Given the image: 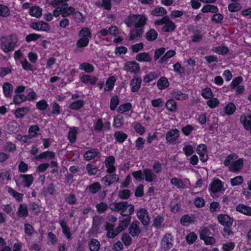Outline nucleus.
Masks as SVG:
<instances>
[{
    "instance_id": "nucleus-32",
    "label": "nucleus",
    "mask_w": 251,
    "mask_h": 251,
    "mask_svg": "<svg viewBox=\"0 0 251 251\" xmlns=\"http://www.w3.org/2000/svg\"><path fill=\"white\" fill-rule=\"evenodd\" d=\"M116 81V78L114 76H110L106 81L105 87L104 90L105 91H109L111 90L115 84Z\"/></svg>"
},
{
    "instance_id": "nucleus-7",
    "label": "nucleus",
    "mask_w": 251,
    "mask_h": 251,
    "mask_svg": "<svg viewBox=\"0 0 251 251\" xmlns=\"http://www.w3.org/2000/svg\"><path fill=\"white\" fill-rule=\"evenodd\" d=\"M138 219L144 226H147L150 222V218L149 213L145 208H141L137 213Z\"/></svg>"
},
{
    "instance_id": "nucleus-62",
    "label": "nucleus",
    "mask_w": 251,
    "mask_h": 251,
    "mask_svg": "<svg viewBox=\"0 0 251 251\" xmlns=\"http://www.w3.org/2000/svg\"><path fill=\"white\" fill-rule=\"evenodd\" d=\"M194 203L197 207H203L205 205V201L202 198L197 197L194 199Z\"/></svg>"
},
{
    "instance_id": "nucleus-56",
    "label": "nucleus",
    "mask_w": 251,
    "mask_h": 251,
    "mask_svg": "<svg viewBox=\"0 0 251 251\" xmlns=\"http://www.w3.org/2000/svg\"><path fill=\"white\" fill-rule=\"evenodd\" d=\"M96 208L98 212L99 213H102L107 210L108 209V205L106 203L101 202L96 205Z\"/></svg>"
},
{
    "instance_id": "nucleus-19",
    "label": "nucleus",
    "mask_w": 251,
    "mask_h": 251,
    "mask_svg": "<svg viewBox=\"0 0 251 251\" xmlns=\"http://www.w3.org/2000/svg\"><path fill=\"white\" fill-rule=\"evenodd\" d=\"M78 35L80 38L89 40L92 37V33L90 29L88 27H83L80 30Z\"/></svg>"
},
{
    "instance_id": "nucleus-4",
    "label": "nucleus",
    "mask_w": 251,
    "mask_h": 251,
    "mask_svg": "<svg viewBox=\"0 0 251 251\" xmlns=\"http://www.w3.org/2000/svg\"><path fill=\"white\" fill-rule=\"evenodd\" d=\"M210 188V194L213 198L219 197L218 194H223L225 190L223 189L222 181L219 179L214 180L211 184Z\"/></svg>"
},
{
    "instance_id": "nucleus-16",
    "label": "nucleus",
    "mask_w": 251,
    "mask_h": 251,
    "mask_svg": "<svg viewBox=\"0 0 251 251\" xmlns=\"http://www.w3.org/2000/svg\"><path fill=\"white\" fill-rule=\"evenodd\" d=\"M141 77L135 76L131 81V90L133 92H137L141 86Z\"/></svg>"
},
{
    "instance_id": "nucleus-44",
    "label": "nucleus",
    "mask_w": 251,
    "mask_h": 251,
    "mask_svg": "<svg viewBox=\"0 0 251 251\" xmlns=\"http://www.w3.org/2000/svg\"><path fill=\"white\" fill-rule=\"evenodd\" d=\"M166 107L170 111H176L177 108L176 102L172 99L168 100L166 103Z\"/></svg>"
},
{
    "instance_id": "nucleus-26",
    "label": "nucleus",
    "mask_w": 251,
    "mask_h": 251,
    "mask_svg": "<svg viewBox=\"0 0 251 251\" xmlns=\"http://www.w3.org/2000/svg\"><path fill=\"white\" fill-rule=\"evenodd\" d=\"M8 193L12 196L16 200L20 201H22L24 195L15 191L13 189L10 187H6Z\"/></svg>"
},
{
    "instance_id": "nucleus-12",
    "label": "nucleus",
    "mask_w": 251,
    "mask_h": 251,
    "mask_svg": "<svg viewBox=\"0 0 251 251\" xmlns=\"http://www.w3.org/2000/svg\"><path fill=\"white\" fill-rule=\"evenodd\" d=\"M140 223L137 221L133 222L129 226L128 231L132 237L138 236L141 232L140 226Z\"/></svg>"
},
{
    "instance_id": "nucleus-10",
    "label": "nucleus",
    "mask_w": 251,
    "mask_h": 251,
    "mask_svg": "<svg viewBox=\"0 0 251 251\" xmlns=\"http://www.w3.org/2000/svg\"><path fill=\"white\" fill-rule=\"evenodd\" d=\"M124 69L127 72L136 74L139 72L140 67L136 62L129 61L125 65Z\"/></svg>"
},
{
    "instance_id": "nucleus-63",
    "label": "nucleus",
    "mask_w": 251,
    "mask_h": 251,
    "mask_svg": "<svg viewBox=\"0 0 251 251\" xmlns=\"http://www.w3.org/2000/svg\"><path fill=\"white\" fill-rule=\"evenodd\" d=\"M89 43V40L79 38L76 43V46L78 48H83L87 47Z\"/></svg>"
},
{
    "instance_id": "nucleus-53",
    "label": "nucleus",
    "mask_w": 251,
    "mask_h": 251,
    "mask_svg": "<svg viewBox=\"0 0 251 251\" xmlns=\"http://www.w3.org/2000/svg\"><path fill=\"white\" fill-rule=\"evenodd\" d=\"M238 156L235 154H231L227 156L224 162V164L226 166H229L231 165V163H233L234 160L237 158Z\"/></svg>"
},
{
    "instance_id": "nucleus-61",
    "label": "nucleus",
    "mask_w": 251,
    "mask_h": 251,
    "mask_svg": "<svg viewBox=\"0 0 251 251\" xmlns=\"http://www.w3.org/2000/svg\"><path fill=\"white\" fill-rule=\"evenodd\" d=\"M121 240L126 246H128L130 245L132 243V238L130 235L127 233L123 234Z\"/></svg>"
},
{
    "instance_id": "nucleus-22",
    "label": "nucleus",
    "mask_w": 251,
    "mask_h": 251,
    "mask_svg": "<svg viewBox=\"0 0 251 251\" xmlns=\"http://www.w3.org/2000/svg\"><path fill=\"white\" fill-rule=\"evenodd\" d=\"M78 133L77 127L75 126L70 127V131L68 133V139L71 143H75L76 139V134Z\"/></svg>"
},
{
    "instance_id": "nucleus-54",
    "label": "nucleus",
    "mask_w": 251,
    "mask_h": 251,
    "mask_svg": "<svg viewBox=\"0 0 251 251\" xmlns=\"http://www.w3.org/2000/svg\"><path fill=\"white\" fill-rule=\"evenodd\" d=\"M73 17L74 20L77 23H80V22H83L85 18V17L82 15V14L78 11H74L73 13Z\"/></svg>"
},
{
    "instance_id": "nucleus-48",
    "label": "nucleus",
    "mask_w": 251,
    "mask_h": 251,
    "mask_svg": "<svg viewBox=\"0 0 251 251\" xmlns=\"http://www.w3.org/2000/svg\"><path fill=\"white\" fill-rule=\"evenodd\" d=\"M236 107L233 102L229 103L225 107V112L227 115H232L236 110Z\"/></svg>"
},
{
    "instance_id": "nucleus-58",
    "label": "nucleus",
    "mask_w": 251,
    "mask_h": 251,
    "mask_svg": "<svg viewBox=\"0 0 251 251\" xmlns=\"http://www.w3.org/2000/svg\"><path fill=\"white\" fill-rule=\"evenodd\" d=\"M26 97L24 94L16 95L14 97L13 102L15 104H19L26 100Z\"/></svg>"
},
{
    "instance_id": "nucleus-3",
    "label": "nucleus",
    "mask_w": 251,
    "mask_h": 251,
    "mask_svg": "<svg viewBox=\"0 0 251 251\" xmlns=\"http://www.w3.org/2000/svg\"><path fill=\"white\" fill-rule=\"evenodd\" d=\"M18 41L16 35H11L7 38L2 39L0 47L5 52L12 51L18 43Z\"/></svg>"
},
{
    "instance_id": "nucleus-39",
    "label": "nucleus",
    "mask_w": 251,
    "mask_h": 251,
    "mask_svg": "<svg viewBox=\"0 0 251 251\" xmlns=\"http://www.w3.org/2000/svg\"><path fill=\"white\" fill-rule=\"evenodd\" d=\"M84 105V102L83 100H78L73 102L69 106L71 109L72 110H79Z\"/></svg>"
},
{
    "instance_id": "nucleus-5",
    "label": "nucleus",
    "mask_w": 251,
    "mask_h": 251,
    "mask_svg": "<svg viewBox=\"0 0 251 251\" xmlns=\"http://www.w3.org/2000/svg\"><path fill=\"white\" fill-rule=\"evenodd\" d=\"M33 181L34 177L32 175H21L16 182L17 185L29 188Z\"/></svg>"
},
{
    "instance_id": "nucleus-27",
    "label": "nucleus",
    "mask_w": 251,
    "mask_h": 251,
    "mask_svg": "<svg viewBox=\"0 0 251 251\" xmlns=\"http://www.w3.org/2000/svg\"><path fill=\"white\" fill-rule=\"evenodd\" d=\"M17 213L19 217H27L28 212L26 205L24 203L20 204Z\"/></svg>"
},
{
    "instance_id": "nucleus-55",
    "label": "nucleus",
    "mask_w": 251,
    "mask_h": 251,
    "mask_svg": "<svg viewBox=\"0 0 251 251\" xmlns=\"http://www.w3.org/2000/svg\"><path fill=\"white\" fill-rule=\"evenodd\" d=\"M101 217L99 216H95L93 218V226L94 230L97 231L99 226L101 224Z\"/></svg>"
},
{
    "instance_id": "nucleus-9",
    "label": "nucleus",
    "mask_w": 251,
    "mask_h": 251,
    "mask_svg": "<svg viewBox=\"0 0 251 251\" xmlns=\"http://www.w3.org/2000/svg\"><path fill=\"white\" fill-rule=\"evenodd\" d=\"M179 136V131L176 129H171L166 134V140L168 143L174 144Z\"/></svg>"
},
{
    "instance_id": "nucleus-6",
    "label": "nucleus",
    "mask_w": 251,
    "mask_h": 251,
    "mask_svg": "<svg viewBox=\"0 0 251 251\" xmlns=\"http://www.w3.org/2000/svg\"><path fill=\"white\" fill-rule=\"evenodd\" d=\"M173 238L171 234H166L161 240V249L165 251H169L173 246Z\"/></svg>"
},
{
    "instance_id": "nucleus-8",
    "label": "nucleus",
    "mask_w": 251,
    "mask_h": 251,
    "mask_svg": "<svg viewBox=\"0 0 251 251\" xmlns=\"http://www.w3.org/2000/svg\"><path fill=\"white\" fill-rule=\"evenodd\" d=\"M103 177L101 180L105 187L109 186L112 184L117 183L119 181V176L115 174H110Z\"/></svg>"
},
{
    "instance_id": "nucleus-18",
    "label": "nucleus",
    "mask_w": 251,
    "mask_h": 251,
    "mask_svg": "<svg viewBox=\"0 0 251 251\" xmlns=\"http://www.w3.org/2000/svg\"><path fill=\"white\" fill-rule=\"evenodd\" d=\"M176 27L175 23L170 20L168 17L166 22L164 24V25L162 27V30L167 32H172L175 29Z\"/></svg>"
},
{
    "instance_id": "nucleus-36",
    "label": "nucleus",
    "mask_w": 251,
    "mask_h": 251,
    "mask_svg": "<svg viewBox=\"0 0 251 251\" xmlns=\"http://www.w3.org/2000/svg\"><path fill=\"white\" fill-rule=\"evenodd\" d=\"M101 188L100 184L99 182H96L89 185L87 189L89 190L91 193L95 194L100 190Z\"/></svg>"
},
{
    "instance_id": "nucleus-47",
    "label": "nucleus",
    "mask_w": 251,
    "mask_h": 251,
    "mask_svg": "<svg viewBox=\"0 0 251 251\" xmlns=\"http://www.w3.org/2000/svg\"><path fill=\"white\" fill-rule=\"evenodd\" d=\"M131 221V217L128 216L126 218L121 220L119 227L122 230H124L127 228Z\"/></svg>"
},
{
    "instance_id": "nucleus-25",
    "label": "nucleus",
    "mask_w": 251,
    "mask_h": 251,
    "mask_svg": "<svg viewBox=\"0 0 251 251\" xmlns=\"http://www.w3.org/2000/svg\"><path fill=\"white\" fill-rule=\"evenodd\" d=\"M55 153L53 151H46L42 152L38 156H36V158L37 159H55Z\"/></svg>"
},
{
    "instance_id": "nucleus-64",
    "label": "nucleus",
    "mask_w": 251,
    "mask_h": 251,
    "mask_svg": "<svg viewBox=\"0 0 251 251\" xmlns=\"http://www.w3.org/2000/svg\"><path fill=\"white\" fill-rule=\"evenodd\" d=\"M243 182V176H239L230 179V183L232 186H236L241 184Z\"/></svg>"
},
{
    "instance_id": "nucleus-35",
    "label": "nucleus",
    "mask_w": 251,
    "mask_h": 251,
    "mask_svg": "<svg viewBox=\"0 0 251 251\" xmlns=\"http://www.w3.org/2000/svg\"><path fill=\"white\" fill-rule=\"evenodd\" d=\"M10 15L11 11L9 7L5 5L0 4V16L6 18Z\"/></svg>"
},
{
    "instance_id": "nucleus-49",
    "label": "nucleus",
    "mask_w": 251,
    "mask_h": 251,
    "mask_svg": "<svg viewBox=\"0 0 251 251\" xmlns=\"http://www.w3.org/2000/svg\"><path fill=\"white\" fill-rule=\"evenodd\" d=\"M242 8L241 4L236 2H233L228 5V10L231 12H235L239 11Z\"/></svg>"
},
{
    "instance_id": "nucleus-43",
    "label": "nucleus",
    "mask_w": 251,
    "mask_h": 251,
    "mask_svg": "<svg viewBox=\"0 0 251 251\" xmlns=\"http://www.w3.org/2000/svg\"><path fill=\"white\" fill-rule=\"evenodd\" d=\"M158 36L157 32L153 29L149 30L146 33V39L149 41L155 40Z\"/></svg>"
},
{
    "instance_id": "nucleus-46",
    "label": "nucleus",
    "mask_w": 251,
    "mask_h": 251,
    "mask_svg": "<svg viewBox=\"0 0 251 251\" xmlns=\"http://www.w3.org/2000/svg\"><path fill=\"white\" fill-rule=\"evenodd\" d=\"M171 183L172 184L175 185L178 188L184 189L186 187L185 184L183 183L182 180L176 177L173 178L171 180Z\"/></svg>"
},
{
    "instance_id": "nucleus-60",
    "label": "nucleus",
    "mask_w": 251,
    "mask_h": 251,
    "mask_svg": "<svg viewBox=\"0 0 251 251\" xmlns=\"http://www.w3.org/2000/svg\"><path fill=\"white\" fill-rule=\"evenodd\" d=\"M197 239V235L194 232H191L186 237V240L188 244H192Z\"/></svg>"
},
{
    "instance_id": "nucleus-59",
    "label": "nucleus",
    "mask_w": 251,
    "mask_h": 251,
    "mask_svg": "<svg viewBox=\"0 0 251 251\" xmlns=\"http://www.w3.org/2000/svg\"><path fill=\"white\" fill-rule=\"evenodd\" d=\"M119 103V100L117 95L113 96L110 100V108L111 110H115Z\"/></svg>"
},
{
    "instance_id": "nucleus-51",
    "label": "nucleus",
    "mask_w": 251,
    "mask_h": 251,
    "mask_svg": "<svg viewBox=\"0 0 251 251\" xmlns=\"http://www.w3.org/2000/svg\"><path fill=\"white\" fill-rule=\"evenodd\" d=\"M173 97L177 100H186L188 98V95L183 94L180 91H175L172 93Z\"/></svg>"
},
{
    "instance_id": "nucleus-2",
    "label": "nucleus",
    "mask_w": 251,
    "mask_h": 251,
    "mask_svg": "<svg viewBox=\"0 0 251 251\" xmlns=\"http://www.w3.org/2000/svg\"><path fill=\"white\" fill-rule=\"evenodd\" d=\"M147 18L145 15L140 14H129L125 20L128 27L134 26L136 28L143 27L146 24Z\"/></svg>"
},
{
    "instance_id": "nucleus-11",
    "label": "nucleus",
    "mask_w": 251,
    "mask_h": 251,
    "mask_svg": "<svg viewBox=\"0 0 251 251\" xmlns=\"http://www.w3.org/2000/svg\"><path fill=\"white\" fill-rule=\"evenodd\" d=\"M219 223L225 226H231L233 222V219L227 214H221L218 216Z\"/></svg>"
},
{
    "instance_id": "nucleus-13",
    "label": "nucleus",
    "mask_w": 251,
    "mask_h": 251,
    "mask_svg": "<svg viewBox=\"0 0 251 251\" xmlns=\"http://www.w3.org/2000/svg\"><path fill=\"white\" fill-rule=\"evenodd\" d=\"M243 166V159L239 158L231 164L228 169L230 172L237 173L239 172L242 169Z\"/></svg>"
},
{
    "instance_id": "nucleus-14",
    "label": "nucleus",
    "mask_w": 251,
    "mask_h": 251,
    "mask_svg": "<svg viewBox=\"0 0 251 251\" xmlns=\"http://www.w3.org/2000/svg\"><path fill=\"white\" fill-rule=\"evenodd\" d=\"M196 221V217L194 215L186 214L181 218L180 222L182 226H188L194 224Z\"/></svg>"
},
{
    "instance_id": "nucleus-29",
    "label": "nucleus",
    "mask_w": 251,
    "mask_h": 251,
    "mask_svg": "<svg viewBox=\"0 0 251 251\" xmlns=\"http://www.w3.org/2000/svg\"><path fill=\"white\" fill-rule=\"evenodd\" d=\"M29 109L27 107L19 108L16 109L15 115L16 118L24 117L29 112Z\"/></svg>"
},
{
    "instance_id": "nucleus-28",
    "label": "nucleus",
    "mask_w": 251,
    "mask_h": 251,
    "mask_svg": "<svg viewBox=\"0 0 251 251\" xmlns=\"http://www.w3.org/2000/svg\"><path fill=\"white\" fill-rule=\"evenodd\" d=\"M42 10L39 6L31 7L29 11V14L33 17L40 18L42 16Z\"/></svg>"
},
{
    "instance_id": "nucleus-23",
    "label": "nucleus",
    "mask_w": 251,
    "mask_h": 251,
    "mask_svg": "<svg viewBox=\"0 0 251 251\" xmlns=\"http://www.w3.org/2000/svg\"><path fill=\"white\" fill-rule=\"evenodd\" d=\"M4 96L6 98H10L13 92V87L9 82H5L2 86Z\"/></svg>"
},
{
    "instance_id": "nucleus-50",
    "label": "nucleus",
    "mask_w": 251,
    "mask_h": 251,
    "mask_svg": "<svg viewBox=\"0 0 251 251\" xmlns=\"http://www.w3.org/2000/svg\"><path fill=\"white\" fill-rule=\"evenodd\" d=\"M86 169L90 176L95 175L98 171V168L96 166L90 163L87 165Z\"/></svg>"
},
{
    "instance_id": "nucleus-30",
    "label": "nucleus",
    "mask_w": 251,
    "mask_h": 251,
    "mask_svg": "<svg viewBox=\"0 0 251 251\" xmlns=\"http://www.w3.org/2000/svg\"><path fill=\"white\" fill-rule=\"evenodd\" d=\"M144 32L143 28H134L130 31L129 40H132L138 37H140Z\"/></svg>"
},
{
    "instance_id": "nucleus-52",
    "label": "nucleus",
    "mask_w": 251,
    "mask_h": 251,
    "mask_svg": "<svg viewBox=\"0 0 251 251\" xmlns=\"http://www.w3.org/2000/svg\"><path fill=\"white\" fill-rule=\"evenodd\" d=\"M29 209L31 210L34 214L38 215L40 212V208L38 203L35 202H31L29 204Z\"/></svg>"
},
{
    "instance_id": "nucleus-40",
    "label": "nucleus",
    "mask_w": 251,
    "mask_h": 251,
    "mask_svg": "<svg viewBox=\"0 0 251 251\" xmlns=\"http://www.w3.org/2000/svg\"><path fill=\"white\" fill-rule=\"evenodd\" d=\"M218 8L215 5L207 4L203 7L201 11L203 13L212 12L216 13L218 12Z\"/></svg>"
},
{
    "instance_id": "nucleus-45",
    "label": "nucleus",
    "mask_w": 251,
    "mask_h": 251,
    "mask_svg": "<svg viewBox=\"0 0 251 251\" xmlns=\"http://www.w3.org/2000/svg\"><path fill=\"white\" fill-rule=\"evenodd\" d=\"M163 221V217L158 215L153 219L152 226L158 229L161 227V224Z\"/></svg>"
},
{
    "instance_id": "nucleus-34",
    "label": "nucleus",
    "mask_w": 251,
    "mask_h": 251,
    "mask_svg": "<svg viewBox=\"0 0 251 251\" xmlns=\"http://www.w3.org/2000/svg\"><path fill=\"white\" fill-rule=\"evenodd\" d=\"M169 85V81L165 77H161L157 81V87L160 90L164 89L167 88Z\"/></svg>"
},
{
    "instance_id": "nucleus-31",
    "label": "nucleus",
    "mask_w": 251,
    "mask_h": 251,
    "mask_svg": "<svg viewBox=\"0 0 251 251\" xmlns=\"http://www.w3.org/2000/svg\"><path fill=\"white\" fill-rule=\"evenodd\" d=\"M88 245L91 251H99L100 248V242L95 239H91Z\"/></svg>"
},
{
    "instance_id": "nucleus-1",
    "label": "nucleus",
    "mask_w": 251,
    "mask_h": 251,
    "mask_svg": "<svg viewBox=\"0 0 251 251\" xmlns=\"http://www.w3.org/2000/svg\"><path fill=\"white\" fill-rule=\"evenodd\" d=\"M109 207L113 211H121V214L123 216H128L131 215L134 210L133 204H128L126 201L111 203Z\"/></svg>"
},
{
    "instance_id": "nucleus-33",
    "label": "nucleus",
    "mask_w": 251,
    "mask_h": 251,
    "mask_svg": "<svg viewBox=\"0 0 251 251\" xmlns=\"http://www.w3.org/2000/svg\"><path fill=\"white\" fill-rule=\"evenodd\" d=\"M114 136L116 141L121 143H123L127 138V135L121 131L115 132Z\"/></svg>"
},
{
    "instance_id": "nucleus-57",
    "label": "nucleus",
    "mask_w": 251,
    "mask_h": 251,
    "mask_svg": "<svg viewBox=\"0 0 251 251\" xmlns=\"http://www.w3.org/2000/svg\"><path fill=\"white\" fill-rule=\"evenodd\" d=\"M131 107V104L129 102H127L119 106L118 108V111L123 113L125 112L129 111Z\"/></svg>"
},
{
    "instance_id": "nucleus-15",
    "label": "nucleus",
    "mask_w": 251,
    "mask_h": 251,
    "mask_svg": "<svg viewBox=\"0 0 251 251\" xmlns=\"http://www.w3.org/2000/svg\"><path fill=\"white\" fill-rule=\"evenodd\" d=\"M145 178L146 181L151 182L155 181L157 179V176L151 169H146L143 170Z\"/></svg>"
},
{
    "instance_id": "nucleus-37",
    "label": "nucleus",
    "mask_w": 251,
    "mask_h": 251,
    "mask_svg": "<svg viewBox=\"0 0 251 251\" xmlns=\"http://www.w3.org/2000/svg\"><path fill=\"white\" fill-rule=\"evenodd\" d=\"M167 13L166 10L162 7H157L153 9L151 14L155 16H162L165 15Z\"/></svg>"
},
{
    "instance_id": "nucleus-38",
    "label": "nucleus",
    "mask_w": 251,
    "mask_h": 251,
    "mask_svg": "<svg viewBox=\"0 0 251 251\" xmlns=\"http://www.w3.org/2000/svg\"><path fill=\"white\" fill-rule=\"evenodd\" d=\"M40 130V127L37 125L31 126L28 129V135L29 138L31 140L32 138L35 137L37 136V132Z\"/></svg>"
},
{
    "instance_id": "nucleus-21",
    "label": "nucleus",
    "mask_w": 251,
    "mask_h": 251,
    "mask_svg": "<svg viewBox=\"0 0 251 251\" xmlns=\"http://www.w3.org/2000/svg\"><path fill=\"white\" fill-rule=\"evenodd\" d=\"M236 210L244 215L251 216V207L240 204L236 206Z\"/></svg>"
},
{
    "instance_id": "nucleus-42",
    "label": "nucleus",
    "mask_w": 251,
    "mask_h": 251,
    "mask_svg": "<svg viewBox=\"0 0 251 251\" xmlns=\"http://www.w3.org/2000/svg\"><path fill=\"white\" fill-rule=\"evenodd\" d=\"M176 51L174 50H168L159 60V62L161 64L164 63L169 58L175 56Z\"/></svg>"
},
{
    "instance_id": "nucleus-17",
    "label": "nucleus",
    "mask_w": 251,
    "mask_h": 251,
    "mask_svg": "<svg viewBox=\"0 0 251 251\" xmlns=\"http://www.w3.org/2000/svg\"><path fill=\"white\" fill-rule=\"evenodd\" d=\"M241 123L243 125L244 128L248 130H250L251 134V115L246 116H241L240 118Z\"/></svg>"
},
{
    "instance_id": "nucleus-41",
    "label": "nucleus",
    "mask_w": 251,
    "mask_h": 251,
    "mask_svg": "<svg viewBox=\"0 0 251 251\" xmlns=\"http://www.w3.org/2000/svg\"><path fill=\"white\" fill-rule=\"evenodd\" d=\"M79 69L83 70L86 73H91L94 71V68L93 65L88 63H83L79 65Z\"/></svg>"
},
{
    "instance_id": "nucleus-20",
    "label": "nucleus",
    "mask_w": 251,
    "mask_h": 251,
    "mask_svg": "<svg viewBox=\"0 0 251 251\" xmlns=\"http://www.w3.org/2000/svg\"><path fill=\"white\" fill-rule=\"evenodd\" d=\"M98 149L93 148L89 151H86L84 155V158L86 160L89 161L94 158L99 153Z\"/></svg>"
},
{
    "instance_id": "nucleus-24",
    "label": "nucleus",
    "mask_w": 251,
    "mask_h": 251,
    "mask_svg": "<svg viewBox=\"0 0 251 251\" xmlns=\"http://www.w3.org/2000/svg\"><path fill=\"white\" fill-rule=\"evenodd\" d=\"M135 59L138 61L150 62L152 57L148 52H143L137 54Z\"/></svg>"
}]
</instances>
